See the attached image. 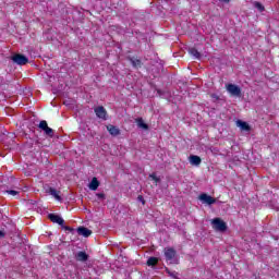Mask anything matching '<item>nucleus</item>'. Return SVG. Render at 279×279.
<instances>
[{"label":"nucleus","mask_w":279,"mask_h":279,"mask_svg":"<svg viewBox=\"0 0 279 279\" xmlns=\"http://www.w3.org/2000/svg\"><path fill=\"white\" fill-rule=\"evenodd\" d=\"M226 90L231 97H242L243 93L239 85L228 83L226 84Z\"/></svg>","instance_id":"f257e3e1"},{"label":"nucleus","mask_w":279,"mask_h":279,"mask_svg":"<svg viewBox=\"0 0 279 279\" xmlns=\"http://www.w3.org/2000/svg\"><path fill=\"white\" fill-rule=\"evenodd\" d=\"M214 229L218 232H226L228 230V225L221 218H215L211 220Z\"/></svg>","instance_id":"f03ea898"},{"label":"nucleus","mask_w":279,"mask_h":279,"mask_svg":"<svg viewBox=\"0 0 279 279\" xmlns=\"http://www.w3.org/2000/svg\"><path fill=\"white\" fill-rule=\"evenodd\" d=\"M11 60H12V62H14V64H19L20 66H23V65L27 64V62H29V59L25 54H22V53L13 54L11 57Z\"/></svg>","instance_id":"7ed1b4c3"},{"label":"nucleus","mask_w":279,"mask_h":279,"mask_svg":"<svg viewBox=\"0 0 279 279\" xmlns=\"http://www.w3.org/2000/svg\"><path fill=\"white\" fill-rule=\"evenodd\" d=\"M94 112L98 119H101L102 121H108V111L104 106H98L94 109Z\"/></svg>","instance_id":"20e7f679"},{"label":"nucleus","mask_w":279,"mask_h":279,"mask_svg":"<svg viewBox=\"0 0 279 279\" xmlns=\"http://www.w3.org/2000/svg\"><path fill=\"white\" fill-rule=\"evenodd\" d=\"M198 199L202 201L203 204H207V206H213V204H217V198H215L206 193H202L198 196Z\"/></svg>","instance_id":"39448f33"},{"label":"nucleus","mask_w":279,"mask_h":279,"mask_svg":"<svg viewBox=\"0 0 279 279\" xmlns=\"http://www.w3.org/2000/svg\"><path fill=\"white\" fill-rule=\"evenodd\" d=\"M39 129L47 134V136H53V129L49 128V124H47V121L41 120L39 122Z\"/></svg>","instance_id":"423d86ee"},{"label":"nucleus","mask_w":279,"mask_h":279,"mask_svg":"<svg viewBox=\"0 0 279 279\" xmlns=\"http://www.w3.org/2000/svg\"><path fill=\"white\" fill-rule=\"evenodd\" d=\"M48 219L52 221V223H58V226H64V219L60 217L58 214H49Z\"/></svg>","instance_id":"0eeeda50"},{"label":"nucleus","mask_w":279,"mask_h":279,"mask_svg":"<svg viewBox=\"0 0 279 279\" xmlns=\"http://www.w3.org/2000/svg\"><path fill=\"white\" fill-rule=\"evenodd\" d=\"M46 193H48V195H51L52 197H54V199H57V202H62V196H60V191H58L53 187H48L46 190Z\"/></svg>","instance_id":"6e6552de"},{"label":"nucleus","mask_w":279,"mask_h":279,"mask_svg":"<svg viewBox=\"0 0 279 279\" xmlns=\"http://www.w3.org/2000/svg\"><path fill=\"white\" fill-rule=\"evenodd\" d=\"M77 234H80V236H85V239H88V236H90V234H93V231L86 227H78L76 229Z\"/></svg>","instance_id":"1a4fd4ad"},{"label":"nucleus","mask_w":279,"mask_h":279,"mask_svg":"<svg viewBox=\"0 0 279 279\" xmlns=\"http://www.w3.org/2000/svg\"><path fill=\"white\" fill-rule=\"evenodd\" d=\"M163 252H165L166 260H171L172 258H175L177 252L174 251L173 247H166Z\"/></svg>","instance_id":"9d476101"},{"label":"nucleus","mask_w":279,"mask_h":279,"mask_svg":"<svg viewBox=\"0 0 279 279\" xmlns=\"http://www.w3.org/2000/svg\"><path fill=\"white\" fill-rule=\"evenodd\" d=\"M107 132H109L111 136H119V134H121V130L112 124L107 125Z\"/></svg>","instance_id":"9b49d317"},{"label":"nucleus","mask_w":279,"mask_h":279,"mask_svg":"<svg viewBox=\"0 0 279 279\" xmlns=\"http://www.w3.org/2000/svg\"><path fill=\"white\" fill-rule=\"evenodd\" d=\"M75 258L78 263H86L88 260V254L84 251H80L76 255Z\"/></svg>","instance_id":"f8f14e48"},{"label":"nucleus","mask_w":279,"mask_h":279,"mask_svg":"<svg viewBox=\"0 0 279 279\" xmlns=\"http://www.w3.org/2000/svg\"><path fill=\"white\" fill-rule=\"evenodd\" d=\"M129 60L134 69H141V66H143V61H141V59L129 57Z\"/></svg>","instance_id":"ddd939ff"},{"label":"nucleus","mask_w":279,"mask_h":279,"mask_svg":"<svg viewBox=\"0 0 279 279\" xmlns=\"http://www.w3.org/2000/svg\"><path fill=\"white\" fill-rule=\"evenodd\" d=\"M190 162L195 167H199L202 165V157L197 155L190 156Z\"/></svg>","instance_id":"4468645a"},{"label":"nucleus","mask_w":279,"mask_h":279,"mask_svg":"<svg viewBox=\"0 0 279 279\" xmlns=\"http://www.w3.org/2000/svg\"><path fill=\"white\" fill-rule=\"evenodd\" d=\"M135 123L137 124V128H141V130H149V125L145 123V120H143V118L135 119Z\"/></svg>","instance_id":"2eb2a0df"},{"label":"nucleus","mask_w":279,"mask_h":279,"mask_svg":"<svg viewBox=\"0 0 279 279\" xmlns=\"http://www.w3.org/2000/svg\"><path fill=\"white\" fill-rule=\"evenodd\" d=\"M99 180H97L96 177H94L89 183L90 191H97L99 189Z\"/></svg>","instance_id":"dca6fc26"},{"label":"nucleus","mask_w":279,"mask_h":279,"mask_svg":"<svg viewBox=\"0 0 279 279\" xmlns=\"http://www.w3.org/2000/svg\"><path fill=\"white\" fill-rule=\"evenodd\" d=\"M189 53L195 58V60H199V58H202V53L197 50V48H190Z\"/></svg>","instance_id":"f3484780"},{"label":"nucleus","mask_w":279,"mask_h":279,"mask_svg":"<svg viewBox=\"0 0 279 279\" xmlns=\"http://www.w3.org/2000/svg\"><path fill=\"white\" fill-rule=\"evenodd\" d=\"M236 125L238 128H240L241 130H244L245 132H250V124H247V122H244L242 120H238L236 121Z\"/></svg>","instance_id":"a211bd4d"},{"label":"nucleus","mask_w":279,"mask_h":279,"mask_svg":"<svg viewBox=\"0 0 279 279\" xmlns=\"http://www.w3.org/2000/svg\"><path fill=\"white\" fill-rule=\"evenodd\" d=\"M148 267H156L158 265V257H149L146 262Z\"/></svg>","instance_id":"6ab92c4d"},{"label":"nucleus","mask_w":279,"mask_h":279,"mask_svg":"<svg viewBox=\"0 0 279 279\" xmlns=\"http://www.w3.org/2000/svg\"><path fill=\"white\" fill-rule=\"evenodd\" d=\"M254 8H256V10H258L259 12H265V5H263V3L260 2H254Z\"/></svg>","instance_id":"aec40b11"},{"label":"nucleus","mask_w":279,"mask_h":279,"mask_svg":"<svg viewBox=\"0 0 279 279\" xmlns=\"http://www.w3.org/2000/svg\"><path fill=\"white\" fill-rule=\"evenodd\" d=\"M149 178H151V179L154 180L156 186L158 185V182H160V178H158V177L156 175V173L149 174Z\"/></svg>","instance_id":"412c9836"},{"label":"nucleus","mask_w":279,"mask_h":279,"mask_svg":"<svg viewBox=\"0 0 279 279\" xmlns=\"http://www.w3.org/2000/svg\"><path fill=\"white\" fill-rule=\"evenodd\" d=\"M7 193H8V195H12L13 197L19 195V191H16V190H8Z\"/></svg>","instance_id":"4be33fe9"},{"label":"nucleus","mask_w":279,"mask_h":279,"mask_svg":"<svg viewBox=\"0 0 279 279\" xmlns=\"http://www.w3.org/2000/svg\"><path fill=\"white\" fill-rule=\"evenodd\" d=\"M96 195H97L98 199H106V194H104V193H98Z\"/></svg>","instance_id":"5701e85b"},{"label":"nucleus","mask_w":279,"mask_h":279,"mask_svg":"<svg viewBox=\"0 0 279 279\" xmlns=\"http://www.w3.org/2000/svg\"><path fill=\"white\" fill-rule=\"evenodd\" d=\"M64 228V230H66L68 232H73V228H71V227H63Z\"/></svg>","instance_id":"b1692460"},{"label":"nucleus","mask_w":279,"mask_h":279,"mask_svg":"<svg viewBox=\"0 0 279 279\" xmlns=\"http://www.w3.org/2000/svg\"><path fill=\"white\" fill-rule=\"evenodd\" d=\"M219 1H221V3H229L230 2V0H219Z\"/></svg>","instance_id":"393cba45"},{"label":"nucleus","mask_w":279,"mask_h":279,"mask_svg":"<svg viewBox=\"0 0 279 279\" xmlns=\"http://www.w3.org/2000/svg\"><path fill=\"white\" fill-rule=\"evenodd\" d=\"M138 199L142 201V204H145V199H143V196H138Z\"/></svg>","instance_id":"a878e982"},{"label":"nucleus","mask_w":279,"mask_h":279,"mask_svg":"<svg viewBox=\"0 0 279 279\" xmlns=\"http://www.w3.org/2000/svg\"><path fill=\"white\" fill-rule=\"evenodd\" d=\"M0 236H5V233H3L2 231H0Z\"/></svg>","instance_id":"bb28decb"}]
</instances>
